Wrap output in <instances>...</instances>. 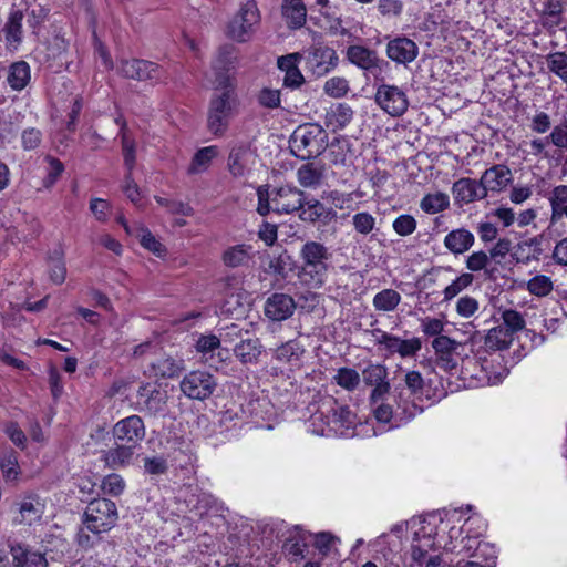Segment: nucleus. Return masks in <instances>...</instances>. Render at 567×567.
<instances>
[{"label":"nucleus","mask_w":567,"mask_h":567,"mask_svg":"<svg viewBox=\"0 0 567 567\" xmlns=\"http://www.w3.org/2000/svg\"><path fill=\"white\" fill-rule=\"evenodd\" d=\"M313 405L309 430L317 435H348L358 424L355 413L332 395L320 396Z\"/></svg>","instance_id":"f257e3e1"},{"label":"nucleus","mask_w":567,"mask_h":567,"mask_svg":"<svg viewBox=\"0 0 567 567\" xmlns=\"http://www.w3.org/2000/svg\"><path fill=\"white\" fill-rule=\"evenodd\" d=\"M238 111L239 99L234 79L225 74L218 75L207 110L208 132L216 137L224 136Z\"/></svg>","instance_id":"f03ea898"},{"label":"nucleus","mask_w":567,"mask_h":567,"mask_svg":"<svg viewBox=\"0 0 567 567\" xmlns=\"http://www.w3.org/2000/svg\"><path fill=\"white\" fill-rule=\"evenodd\" d=\"M299 256L301 259V267L298 271L300 281L312 289L321 288L327 281L329 262L332 257L329 248L322 243L308 240L302 245Z\"/></svg>","instance_id":"7ed1b4c3"},{"label":"nucleus","mask_w":567,"mask_h":567,"mask_svg":"<svg viewBox=\"0 0 567 567\" xmlns=\"http://www.w3.org/2000/svg\"><path fill=\"white\" fill-rule=\"evenodd\" d=\"M425 388V380L420 371L408 370L401 383L393 390V400L398 405V414L403 420H413L423 412L420 404Z\"/></svg>","instance_id":"20e7f679"},{"label":"nucleus","mask_w":567,"mask_h":567,"mask_svg":"<svg viewBox=\"0 0 567 567\" xmlns=\"http://www.w3.org/2000/svg\"><path fill=\"white\" fill-rule=\"evenodd\" d=\"M436 526L430 520H422L414 532L411 544L410 567H439L442 564L440 554L441 544L436 540Z\"/></svg>","instance_id":"39448f33"},{"label":"nucleus","mask_w":567,"mask_h":567,"mask_svg":"<svg viewBox=\"0 0 567 567\" xmlns=\"http://www.w3.org/2000/svg\"><path fill=\"white\" fill-rule=\"evenodd\" d=\"M328 146V133L317 123L299 125L289 138L291 153L300 159L316 158Z\"/></svg>","instance_id":"423d86ee"},{"label":"nucleus","mask_w":567,"mask_h":567,"mask_svg":"<svg viewBox=\"0 0 567 567\" xmlns=\"http://www.w3.org/2000/svg\"><path fill=\"white\" fill-rule=\"evenodd\" d=\"M117 518L115 503L107 498H97L89 503L82 522L92 534L100 535L112 529Z\"/></svg>","instance_id":"0eeeda50"},{"label":"nucleus","mask_w":567,"mask_h":567,"mask_svg":"<svg viewBox=\"0 0 567 567\" xmlns=\"http://www.w3.org/2000/svg\"><path fill=\"white\" fill-rule=\"evenodd\" d=\"M260 22V12L255 0L244 3L227 27V35L239 43L247 42Z\"/></svg>","instance_id":"6e6552de"},{"label":"nucleus","mask_w":567,"mask_h":567,"mask_svg":"<svg viewBox=\"0 0 567 567\" xmlns=\"http://www.w3.org/2000/svg\"><path fill=\"white\" fill-rule=\"evenodd\" d=\"M217 379L206 370H193L186 373L179 382L181 392L189 400L205 401L217 389Z\"/></svg>","instance_id":"1a4fd4ad"},{"label":"nucleus","mask_w":567,"mask_h":567,"mask_svg":"<svg viewBox=\"0 0 567 567\" xmlns=\"http://www.w3.org/2000/svg\"><path fill=\"white\" fill-rule=\"evenodd\" d=\"M374 342L386 352L388 357L399 354L401 358H413L422 349V341L417 337L401 339L399 336L375 328L370 331Z\"/></svg>","instance_id":"9d476101"},{"label":"nucleus","mask_w":567,"mask_h":567,"mask_svg":"<svg viewBox=\"0 0 567 567\" xmlns=\"http://www.w3.org/2000/svg\"><path fill=\"white\" fill-rule=\"evenodd\" d=\"M305 70L316 78H321L334 70L339 56L333 48L321 43L311 45L302 53Z\"/></svg>","instance_id":"9b49d317"},{"label":"nucleus","mask_w":567,"mask_h":567,"mask_svg":"<svg viewBox=\"0 0 567 567\" xmlns=\"http://www.w3.org/2000/svg\"><path fill=\"white\" fill-rule=\"evenodd\" d=\"M431 344L436 355V365L444 371L456 370L458 361L468 358L465 344L447 336L434 338Z\"/></svg>","instance_id":"f8f14e48"},{"label":"nucleus","mask_w":567,"mask_h":567,"mask_svg":"<svg viewBox=\"0 0 567 567\" xmlns=\"http://www.w3.org/2000/svg\"><path fill=\"white\" fill-rule=\"evenodd\" d=\"M346 59L360 70L372 74L377 81L389 69V62L380 58L375 50L360 44L349 45Z\"/></svg>","instance_id":"ddd939ff"},{"label":"nucleus","mask_w":567,"mask_h":567,"mask_svg":"<svg viewBox=\"0 0 567 567\" xmlns=\"http://www.w3.org/2000/svg\"><path fill=\"white\" fill-rule=\"evenodd\" d=\"M375 102L391 116H401L409 107L406 93L396 85L385 83L378 86Z\"/></svg>","instance_id":"4468645a"},{"label":"nucleus","mask_w":567,"mask_h":567,"mask_svg":"<svg viewBox=\"0 0 567 567\" xmlns=\"http://www.w3.org/2000/svg\"><path fill=\"white\" fill-rule=\"evenodd\" d=\"M112 434L116 443H124L137 447L145 439L146 429L143 419L133 414L117 421Z\"/></svg>","instance_id":"2eb2a0df"},{"label":"nucleus","mask_w":567,"mask_h":567,"mask_svg":"<svg viewBox=\"0 0 567 567\" xmlns=\"http://www.w3.org/2000/svg\"><path fill=\"white\" fill-rule=\"evenodd\" d=\"M272 210L277 214L299 212L305 205V193L296 186L285 185L270 193Z\"/></svg>","instance_id":"dca6fc26"},{"label":"nucleus","mask_w":567,"mask_h":567,"mask_svg":"<svg viewBox=\"0 0 567 567\" xmlns=\"http://www.w3.org/2000/svg\"><path fill=\"white\" fill-rule=\"evenodd\" d=\"M117 71L124 78L136 81H157L162 76L158 64L142 59L121 60Z\"/></svg>","instance_id":"f3484780"},{"label":"nucleus","mask_w":567,"mask_h":567,"mask_svg":"<svg viewBox=\"0 0 567 567\" xmlns=\"http://www.w3.org/2000/svg\"><path fill=\"white\" fill-rule=\"evenodd\" d=\"M167 392L161 390L156 384L144 383L137 390L140 410L150 415L164 413L167 406Z\"/></svg>","instance_id":"a211bd4d"},{"label":"nucleus","mask_w":567,"mask_h":567,"mask_svg":"<svg viewBox=\"0 0 567 567\" xmlns=\"http://www.w3.org/2000/svg\"><path fill=\"white\" fill-rule=\"evenodd\" d=\"M388 59L396 64L408 65L419 55L417 44L405 35H396L390 39L385 47Z\"/></svg>","instance_id":"6ab92c4d"},{"label":"nucleus","mask_w":567,"mask_h":567,"mask_svg":"<svg viewBox=\"0 0 567 567\" xmlns=\"http://www.w3.org/2000/svg\"><path fill=\"white\" fill-rule=\"evenodd\" d=\"M16 505L18 513L13 517L14 525L32 526L33 524L40 522L44 514V503L35 494L25 495Z\"/></svg>","instance_id":"aec40b11"},{"label":"nucleus","mask_w":567,"mask_h":567,"mask_svg":"<svg viewBox=\"0 0 567 567\" xmlns=\"http://www.w3.org/2000/svg\"><path fill=\"white\" fill-rule=\"evenodd\" d=\"M252 157L251 144L247 141H238L231 144L227 159L229 173L234 177L244 176Z\"/></svg>","instance_id":"412c9836"},{"label":"nucleus","mask_w":567,"mask_h":567,"mask_svg":"<svg viewBox=\"0 0 567 567\" xmlns=\"http://www.w3.org/2000/svg\"><path fill=\"white\" fill-rule=\"evenodd\" d=\"M148 373L155 378L173 379L184 369V361L161 351L147 364Z\"/></svg>","instance_id":"4be33fe9"},{"label":"nucleus","mask_w":567,"mask_h":567,"mask_svg":"<svg viewBox=\"0 0 567 567\" xmlns=\"http://www.w3.org/2000/svg\"><path fill=\"white\" fill-rule=\"evenodd\" d=\"M12 556V566L14 567H48V560L39 550L23 543H13L10 545Z\"/></svg>","instance_id":"5701e85b"},{"label":"nucleus","mask_w":567,"mask_h":567,"mask_svg":"<svg viewBox=\"0 0 567 567\" xmlns=\"http://www.w3.org/2000/svg\"><path fill=\"white\" fill-rule=\"evenodd\" d=\"M480 179L486 195L488 192L501 193L513 182V173L507 165L495 164L487 168Z\"/></svg>","instance_id":"b1692460"},{"label":"nucleus","mask_w":567,"mask_h":567,"mask_svg":"<svg viewBox=\"0 0 567 567\" xmlns=\"http://www.w3.org/2000/svg\"><path fill=\"white\" fill-rule=\"evenodd\" d=\"M296 309L293 298L287 293H274L265 303V315L272 321H282L290 318Z\"/></svg>","instance_id":"393cba45"},{"label":"nucleus","mask_w":567,"mask_h":567,"mask_svg":"<svg viewBox=\"0 0 567 567\" xmlns=\"http://www.w3.org/2000/svg\"><path fill=\"white\" fill-rule=\"evenodd\" d=\"M452 193L456 203L470 204L486 197L485 188L481 179L460 178L452 186Z\"/></svg>","instance_id":"a878e982"},{"label":"nucleus","mask_w":567,"mask_h":567,"mask_svg":"<svg viewBox=\"0 0 567 567\" xmlns=\"http://www.w3.org/2000/svg\"><path fill=\"white\" fill-rule=\"evenodd\" d=\"M328 155L330 163L334 167L343 168L339 179L341 183H347L353 175L349 142L347 140H338L336 143H332Z\"/></svg>","instance_id":"bb28decb"},{"label":"nucleus","mask_w":567,"mask_h":567,"mask_svg":"<svg viewBox=\"0 0 567 567\" xmlns=\"http://www.w3.org/2000/svg\"><path fill=\"white\" fill-rule=\"evenodd\" d=\"M353 110L347 103H334L327 109L324 114V125L332 132L347 127L353 118Z\"/></svg>","instance_id":"cd10ccee"},{"label":"nucleus","mask_w":567,"mask_h":567,"mask_svg":"<svg viewBox=\"0 0 567 567\" xmlns=\"http://www.w3.org/2000/svg\"><path fill=\"white\" fill-rule=\"evenodd\" d=\"M255 257L254 247L249 244H237L227 247L221 261L228 268L248 267Z\"/></svg>","instance_id":"c85d7f7f"},{"label":"nucleus","mask_w":567,"mask_h":567,"mask_svg":"<svg viewBox=\"0 0 567 567\" xmlns=\"http://www.w3.org/2000/svg\"><path fill=\"white\" fill-rule=\"evenodd\" d=\"M281 16L288 29H301L307 21V8L303 0H282Z\"/></svg>","instance_id":"c756f323"},{"label":"nucleus","mask_w":567,"mask_h":567,"mask_svg":"<svg viewBox=\"0 0 567 567\" xmlns=\"http://www.w3.org/2000/svg\"><path fill=\"white\" fill-rule=\"evenodd\" d=\"M475 243V237L466 228L453 229L446 234L443 244L453 255H463L468 251Z\"/></svg>","instance_id":"7c9ffc66"},{"label":"nucleus","mask_w":567,"mask_h":567,"mask_svg":"<svg viewBox=\"0 0 567 567\" xmlns=\"http://www.w3.org/2000/svg\"><path fill=\"white\" fill-rule=\"evenodd\" d=\"M262 346L250 332L233 348L235 357L244 364L254 363L261 354Z\"/></svg>","instance_id":"2f4dec72"},{"label":"nucleus","mask_w":567,"mask_h":567,"mask_svg":"<svg viewBox=\"0 0 567 567\" xmlns=\"http://www.w3.org/2000/svg\"><path fill=\"white\" fill-rule=\"evenodd\" d=\"M237 64V49L233 44H225L218 49L217 55L213 61V69L216 73V80L218 75L225 74L235 69Z\"/></svg>","instance_id":"473e14b6"},{"label":"nucleus","mask_w":567,"mask_h":567,"mask_svg":"<svg viewBox=\"0 0 567 567\" xmlns=\"http://www.w3.org/2000/svg\"><path fill=\"white\" fill-rule=\"evenodd\" d=\"M219 154L218 146L210 145L199 148L193 156L187 168L189 175L200 174L208 169L214 158Z\"/></svg>","instance_id":"72a5a7b5"},{"label":"nucleus","mask_w":567,"mask_h":567,"mask_svg":"<svg viewBox=\"0 0 567 567\" xmlns=\"http://www.w3.org/2000/svg\"><path fill=\"white\" fill-rule=\"evenodd\" d=\"M135 449L136 447L128 444L116 443L115 447L110 449L104 453L103 460L111 468L126 466L132 460Z\"/></svg>","instance_id":"f704fd0d"},{"label":"nucleus","mask_w":567,"mask_h":567,"mask_svg":"<svg viewBox=\"0 0 567 567\" xmlns=\"http://www.w3.org/2000/svg\"><path fill=\"white\" fill-rule=\"evenodd\" d=\"M548 200L551 208V225L559 221L563 217L567 218V185L555 186Z\"/></svg>","instance_id":"c9c22d12"},{"label":"nucleus","mask_w":567,"mask_h":567,"mask_svg":"<svg viewBox=\"0 0 567 567\" xmlns=\"http://www.w3.org/2000/svg\"><path fill=\"white\" fill-rule=\"evenodd\" d=\"M465 266L468 272H484V276L488 279L495 277V267H492V260L488 254L484 250L473 251L467 256Z\"/></svg>","instance_id":"e433bc0d"},{"label":"nucleus","mask_w":567,"mask_h":567,"mask_svg":"<svg viewBox=\"0 0 567 567\" xmlns=\"http://www.w3.org/2000/svg\"><path fill=\"white\" fill-rule=\"evenodd\" d=\"M30 66L24 61L14 62L10 65L7 81L14 91L23 90L30 82Z\"/></svg>","instance_id":"4c0bfd02"},{"label":"nucleus","mask_w":567,"mask_h":567,"mask_svg":"<svg viewBox=\"0 0 567 567\" xmlns=\"http://www.w3.org/2000/svg\"><path fill=\"white\" fill-rule=\"evenodd\" d=\"M322 177V168L318 167L315 163H306L297 171V181L305 188L318 187Z\"/></svg>","instance_id":"58836bf2"},{"label":"nucleus","mask_w":567,"mask_h":567,"mask_svg":"<svg viewBox=\"0 0 567 567\" xmlns=\"http://www.w3.org/2000/svg\"><path fill=\"white\" fill-rule=\"evenodd\" d=\"M511 336L502 327H495L488 330L484 338L485 352H495L507 349Z\"/></svg>","instance_id":"ea45409f"},{"label":"nucleus","mask_w":567,"mask_h":567,"mask_svg":"<svg viewBox=\"0 0 567 567\" xmlns=\"http://www.w3.org/2000/svg\"><path fill=\"white\" fill-rule=\"evenodd\" d=\"M450 198L445 193L437 192L434 194H426L420 202V208L430 215L441 213L449 208Z\"/></svg>","instance_id":"a19ab883"},{"label":"nucleus","mask_w":567,"mask_h":567,"mask_svg":"<svg viewBox=\"0 0 567 567\" xmlns=\"http://www.w3.org/2000/svg\"><path fill=\"white\" fill-rule=\"evenodd\" d=\"M401 296L393 289H383L373 297V307L379 311H393L400 303Z\"/></svg>","instance_id":"79ce46f5"},{"label":"nucleus","mask_w":567,"mask_h":567,"mask_svg":"<svg viewBox=\"0 0 567 567\" xmlns=\"http://www.w3.org/2000/svg\"><path fill=\"white\" fill-rule=\"evenodd\" d=\"M332 381L340 388L349 392H352L360 384V374L357 370L352 368L343 367L337 370L336 374L332 378Z\"/></svg>","instance_id":"37998d69"},{"label":"nucleus","mask_w":567,"mask_h":567,"mask_svg":"<svg viewBox=\"0 0 567 567\" xmlns=\"http://www.w3.org/2000/svg\"><path fill=\"white\" fill-rule=\"evenodd\" d=\"M527 291L538 298L547 297L554 290V282L546 275H536L526 282Z\"/></svg>","instance_id":"c03bdc74"},{"label":"nucleus","mask_w":567,"mask_h":567,"mask_svg":"<svg viewBox=\"0 0 567 567\" xmlns=\"http://www.w3.org/2000/svg\"><path fill=\"white\" fill-rule=\"evenodd\" d=\"M546 64L549 72L567 83V53L563 51L551 52L546 55Z\"/></svg>","instance_id":"a18cd8bd"},{"label":"nucleus","mask_w":567,"mask_h":567,"mask_svg":"<svg viewBox=\"0 0 567 567\" xmlns=\"http://www.w3.org/2000/svg\"><path fill=\"white\" fill-rule=\"evenodd\" d=\"M373 414L378 422L381 423H390L392 420L395 422V426H400L401 424L408 423L411 420H403L401 415L398 414V405L395 404V410L389 403L379 402L377 405H373Z\"/></svg>","instance_id":"49530a36"},{"label":"nucleus","mask_w":567,"mask_h":567,"mask_svg":"<svg viewBox=\"0 0 567 567\" xmlns=\"http://www.w3.org/2000/svg\"><path fill=\"white\" fill-rule=\"evenodd\" d=\"M221 346L220 338L216 334H203L196 342V351L202 354L205 362L214 359V352Z\"/></svg>","instance_id":"de8ad7c7"},{"label":"nucleus","mask_w":567,"mask_h":567,"mask_svg":"<svg viewBox=\"0 0 567 567\" xmlns=\"http://www.w3.org/2000/svg\"><path fill=\"white\" fill-rule=\"evenodd\" d=\"M0 468L7 482H13L20 474L18 455L13 450L4 452L0 457Z\"/></svg>","instance_id":"09e8293b"},{"label":"nucleus","mask_w":567,"mask_h":567,"mask_svg":"<svg viewBox=\"0 0 567 567\" xmlns=\"http://www.w3.org/2000/svg\"><path fill=\"white\" fill-rule=\"evenodd\" d=\"M467 539V543L464 545V548H466L467 550H470L473 546L472 544L470 543H475L476 546H475V554L472 555V559L471 560H466V561H458L457 563V567H495V559L494 557H491V558H486L484 560V563H482L480 560V554L478 551H482V546H486L485 544H481L480 542L476 540V537H471V536H467L466 537Z\"/></svg>","instance_id":"8fccbe9b"},{"label":"nucleus","mask_w":567,"mask_h":567,"mask_svg":"<svg viewBox=\"0 0 567 567\" xmlns=\"http://www.w3.org/2000/svg\"><path fill=\"white\" fill-rule=\"evenodd\" d=\"M300 210L301 212L299 214V217L303 221H309V223H316L323 218H328V216L331 213L329 209L326 208V206L321 202H319L317 199L309 202L307 207L306 208L302 207Z\"/></svg>","instance_id":"3c124183"},{"label":"nucleus","mask_w":567,"mask_h":567,"mask_svg":"<svg viewBox=\"0 0 567 567\" xmlns=\"http://www.w3.org/2000/svg\"><path fill=\"white\" fill-rule=\"evenodd\" d=\"M474 282V275L463 272L443 290L444 301H450Z\"/></svg>","instance_id":"603ef678"},{"label":"nucleus","mask_w":567,"mask_h":567,"mask_svg":"<svg viewBox=\"0 0 567 567\" xmlns=\"http://www.w3.org/2000/svg\"><path fill=\"white\" fill-rule=\"evenodd\" d=\"M303 352L301 346L297 341L291 340L278 347L275 355L279 361L292 363L299 361Z\"/></svg>","instance_id":"864d4df0"},{"label":"nucleus","mask_w":567,"mask_h":567,"mask_svg":"<svg viewBox=\"0 0 567 567\" xmlns=\"http://www.w3.org/2000/svg\"><path fill=\"white\" fill-rule=\"evenodd\" d=\"M284 548L293 561L303 559L307 550V543L303 535L300 533L290 535L287 538Z\"/></svg>","instance_id":"5fc2aeb1"},{"label":"nucleus","mask_w":567,"mask_h":567,"mask_svg":"<svg viewBox=\"0 0 567 567\" xmlns=\"http://www.w3.org/2000/svg\"><path fill=\"white\" fill-rule=\"evenodd\" d=\"M362 378L367 386L377 385L388 379V369L381 363H370L362 370Z\"/></svg>","instance_id":"6e6d98bb"},{"label":"nucleus","mask_w":567,"mask_h":567,"mask_svg":"<svg viewBox=\"0 0 567 567\" xmlns=\"http://www.w3.org/2000/svg\"><path fill=\"white\" fill-rule=\"evenodd\" d=\"M248 330L239 327L238 323H230L218 330V337L220 338V343L233 346L234 348L236 343L240 341V339L248 334Z\"/></svg>","instance_id":"4d7b16f0"},{"label":"nucleus","mask_w":567,"mask_h":567,"mask_svg":"<svg viewBox=\"0 0 567 567\" xmlns=\"http://www.w3.org/2000/svg\"><path fill=\"white\" fill-rule=\"evenodd\" d=\"M120 137L124 166L126 171H133L136 164V142L132 134Z\"/></svg>","instance_id":"13d9d810"},{"label":"nucleus","mask_w":567,"mask_h":567,"mask_svg":"<svg viewBox=\"0 0 567 567\" xmlns=\"http://www.w3.org/2000/svg\"><path fill=\"white\" fill-rule=\"evenodd\" d=\"M417 227V221L414 216L410 214L399 215L392 223L393 230L402 237L412 235Z\"/></svg>","instance_id":"bf43d9fd"},{"label":"nucleus","mask_w":567,"mask_h":567,"mask_svg":"<svg viewBox=\"0 0 567 567\" xmlns=\"http://www.w3.org/2000/svg\"><path fill=\"white\" fill-rule=\"evenodd\" d=\"M323 91L327 95L340 99L349 92V82L344 78L333 76L326 81Z\"/></svg>","instance_id":"052dcab7"},{"label":"nucleus","mask_w":567,"mask_h":567,"mask_svg":"<svg viewBox=\"0 0 567 567\" xmlns=\"http://www.w3.org/2000/svg\"><path fill=\"white\" fill-rule=\"evenodd\" d=\"M550 145L547 136L540 138H533L529 142L530 154L536 157L553 158L556 161L561 159V155L558 152L550 153L548 146Z\"/></svg>","instance_id":"680f3d73"},{"label":"nucleus","mask_w":567,"mask_h":567,"mask_svg":"<svg viewBox=\"0 0 567 567\" xmlns=\"http://www.w3.org/2000/svg\"><path fill=\"white\" fill-rule=\"evenodd\" d=\"M44 159L48 163V168H47V175L43 179V186L45 188H50L52 185H54L56 183L58 178L63 173L64 165L60 159H58L53 156H50V155L45 156Z\"/></svg>","instance_id":"e2e57ef3"},{"label":"nucleus","mask_w":567,"mask_h":567,"mask_svg":"<svg viewBox=\"0 0 567 567\" xmlns=\"http://www.w3.org/2000/svg\"><path fill=\"white\" fill-rule=\"evenodd\" d=\"M547 138L551 145L556 147L555 152L561 155L564 150H567V120L564 123L555 125Z\"/></svg>","instance_id":"0e129e2a"},{"label":"nucleus","mask_w":567,"mask_h":567,"mask_svg":"<svg viewBox=\"0 0 567 567\" xmlns=\"http://www.w3.org/2000/svg\"><path fill=\"white\" fill-rule=\"evenodd\" d=\"M22 12L16 11L11 13L7 24L6 33L9 42H20L22 35Z\"/></svg>","instance_id":"69168bd1"},{"label":"nucleus","mask_w":567,"mask_h":567,"mask_svg":"<svg viewBox=\"0 0 567 567\" xmlns=\"http://www.w3.org/2000/svg\"><path fill=\"white\" fill-rule=\"evenodd\" d=\"M257 102L266 109H278L281 104V93L276 89L264 87L257 94Z\"/></svg>","instance_id":"338daca9"},{"label":"nucleus","mask_w":567,"mask_h":567,"mask_svg":"<svg viewBox=\"0 0 567 567\" xmlns=\"http://www.w3.org/2000/svg\"><path fill=\"white\" fill-rule=\"evenodd\" d=\"M140 243L145 249L152 251L158 257L164 256L166 252V248L154 237V235L147 228H140Z\"/></svg>","instance_id":"774afa93"}]
</instances>
